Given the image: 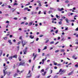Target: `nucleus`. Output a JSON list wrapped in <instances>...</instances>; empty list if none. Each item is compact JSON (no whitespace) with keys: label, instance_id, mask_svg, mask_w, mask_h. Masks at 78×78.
Returning <instances> with one entry per match:
<instances>
[{"label":"nucleus","instance_id":"nucleus-28","mask_svg":"<svg viewBox=\"0 0 78 78\" xmlns=\"http://www.w3.org/2000/svg\"><path fill=\"white\" fill-rule=\"evenodd\" d=\"M59 50H57L55 51V53H58V52H59Z\"/></svg>","mask_w":78,"mask_h":78},{"label":"nucleus","instance_id":"nucleus-51","mask_svg":"<svg viewBox=\"0 0 78 78\" xmlns=\"http://www.w3.org/2000/svg\"><path fill=\"white\" fill-rule=\"evenodd\" d=\"M5 61H8V58H5Z\"/></svg>","mask_w":78,"mask_h":78},{"label":"nucleus","instance_id":"nucleus-59","mask_svg":"<svg viewBox=\"0 0 78 78\" xmlns=\"http://www.w3.org/2000/svg\"><path fill=\"white\" fill-rule=\"evenodd\" d=\"M43 36H44V35H40V37H42Z\"/></svg>","mask_w":78,"mask_h":78},{"label":"nucleus","instance_id":"nucleus-40","mask_svg":"<svg viewBox=\"0 0 78 78\" xmlns=\"http://www.w3.org/2000/svg\"><path fill=\"white\" fill-rule=\"evenodd\" d=\"M23 72V71H20L19 72V74H20V73H22Z\"/></svg>","mask_w":78,"mask_h":78},{"label":"nucleus","instance_id":"nucleus-16","mask_svg":"<svg viewBox=\"0 0 78 78\" xmlns=\"http://www.w3.org/2000/svg\"><path fill=\"white\" fill-rule=\"evenodd\" d=\"M46 73H47V72H45L44 73V74L42 73V75L43 76H45V74H46Z\"/></svg>","mask_w":78,"mask_h":78},{"label":"nucleus","instance_id":"nucleus-45","mask_svg":"<svg viewBox=\"0 0 78 78\" xmlns=\"http://www.w3.org/2000/svg\"><path fill=\"white\" fill-rule=\"evenodd\" d=\"M50 72H51L50 74H51V73H52V72H53V70H50Z\"/></svg>","mask_w":78,"mask_h":78},{"label":"nucleus","instance_id":"nucleus-24","mask_svg":"<svg viewBox=\"0 0 78 78\" xmlns=\"http://www.w3.org/2000/svg\"><path fill=\"white\" fill-rule=\"evenodd\" d=\"M47 47L46 46H45L44 48L43 49V50H46L47 49Z\"/></svg>","mask_w":78,"mask_h":78},{"label":"nucleus","instance_id":"nucleus-63","mask_svg":"<svg viewBox=\"0 0 78 78\" xmlns=\"http://www.w3.org/2000/svg\"><path fill=\"white\" fill-rule=\"evenodd\" d=\"M48 69H49L48 67L47 68L45 69V70H48Z\"/></svg>","mask_w":78,"mask_h":78},{"label":"nucleus","instance_id":"nucleus-37","mask_svg":"<svg viewBox=\"0 0 78 78\" xmlns=\"http://www.w3.org/2000/svg\"><path fill=\"white\" fill-rule=\"evenodd\" d=\"M75 67L76 68L78 67V65H75Z\"/></svg>","mask_w":78,"mask_h":78},{"label":"nucleus","instance_id":"nucleus-20","mask_svg":"<svg viewBox=\"0 0 78 78\" xmlns=\"http://www.w3.org/2000/svg\"><path fill=\"white\" fill-rule=\"evenodd\" d=\"M18 59H19V61H21V57H20V56H19V57Z\"/></svg>","mask_w":78,"mask_h":78},{"label":"nucleus","instance_id":"nucleus-32","mask_svg":"<svg viewBox=\"0 0 78 78\" xmlns=\"http://www.w3.org/2000/svg\"><path fill=\"white\" fill-rule=\"evenodd\" d=\"M48 41H49V40H48L46 41L45 42V43L46 44H47V43H48Z\"/></svg>","mask_w":78,"mask_h":78},{"label":"nucleus","instance_id":"nucleus-50","mask_svg":"<svg viewBox=\"0 0 78 78\" xmlns=\"http://www.w3.org/2000/svg\"><path fill=\"white\" fill-rule=\"evenodd\" d=\"M30 5V3L28 2V4H27L26 5V6H27V5Z\"/></svg>","mask_w":78,"mask_h":78},{"label":"nucleus","instance_id":"nucleus-46","mask_svg":"<svg viewBox=\"0 0 78 78\" xmlns=\"http://www.w3.org/2000/svg\"><path fill=\"white\" fill-rule=\"evenodd\" d=\"M24 23H25V22H23L21 23V24H24Z\"/></svg>","mask_w":78,"mask_h":78},{"label":"nucleus","instance_id":"nucleus-48","mask_svg":"<svg viewBox=\"0 0 78 78\" xmlns=\"http://www.w3.org/2000/svg\"><path fill=\"white\" fill-rule=\"evenodd\" d=\"M17 74H15L14 75V77H16V76H17Z\"/></svg>","mask_w":78,"mask_h":78},{"label":"nucleus","instance_id":"nucleus-38","mask_svg":"<svg viewBox=\"0 0 78 78\" xmlns=\"http://www.w3.org/2000/svg\"><path fill=\"white\" fill-rule=\"evenodd\" d=\"M44 14H46V10L44 11Z\"/></svg>","mask_w":78,"mask_h":78},{"label":"nucleus","instance_id":"nucleus-5","mask_svg":"<svg viewBox=\"0 0 78 78\" xmlns=\"http://www.w3.org/2000/svg\"><path fill=\"white\" fill-rule=\"evenodd\" d=\"M19 66H25V62H20L19 64Z\"/></svg>","mask_w":78,"mask_h":78},{"label":"nucleus","instance_id":"nucleus-3","mask_svg":"<svg viewBox=\"0 0 78 78\" xmlns=\"http://www.w3.org/2000/svg\"><path fill=\"white\" fill-rule=\"evenodd\" d=\"M30 72H31V71L30 70H29L28 74H27V76L26 77L27 78H30L31 76V74H30Z\"/></svg>","mask_w":78,"mask_h":78},{"label":"nucleus","instance_id":"nucleus-27","mask_svg":"<svg viewBox=\"0 0 78 78\" xmlns=\"http://www.w3.org/2000/svg\"><path fill=\"white\" fill-rule=\"evenodd\" d=\"M15 5H18V4L17 3H15L13 4V6Z\"/></svg>","mask_w":78,"mask_h":78},{"label":"nucleus","instance_id":"nucleus-36","mask_svg":"<svg viewBox=\"0 0 78 78\" xmlns=\"http://www.w3.org/2000/svg\"><path fill=\"white\" fill-rule=\"evenodd\" d=\"M58 30H56L55 31V33H58Z\"/></svg>","mask_w":78,"mask_h":78},{"label":"nucleus","instance_id":"nucleus-39","mask_svg":"<svg viewBox=\"0 0 78 78\" xmlns=\"http://www.w3.org/2000/svg\"><path fill=\"white\" fill-rule=\"evenodd\" d=\"M51 75H50V76H48L47 78H50V77H51Z\"/></svg>","mask_w":78,"mask_h":78},{"label":"nucleus","instance_id":"nucleus-4","mask_svg":"<svg viewBox=\"0 0 78 78\" xmlns=\"http://www.w3.org/2000/svg\"><path fill=\"white\" fill-rule=\"evenodd\" d=\"M57 9L58 11H63L64 9V8H62L61 9L59 8H58Z\"/></svg>","mask_w":78,"mask_h":78},{"label":"nucleus","instance_id":"nucleus-57","mask_svg":"<svg viewBox=\"0 0 78 78\" xmlns=\"http://www.w3.org/2000/svg\"><path fill=\"white\" fill-rule=\"evenodd\" d=\"M75 31H78V27L76 29H75Z\"/></svg>","mask_w":78,"mask_h":78},{"label":"nucleus","instance_id":"nucleus-2","mask_svg":"<svg viewBox=\"0 0 78 78\" xmlns=\"http://www.w3.org/2000/svg\"><path fill=\"white\" fill-rule=\"evenodd\" d=\"M21 42H22L21 43L22 44V45L23 47H24V46L26 44H27V42L26 41H23V40H22Z\"/></svg>","mask_w":78,"mask_h":78},{"label":"nucleus","instance_id":"nucleus-61","mask_svg":"<svg viewBox=\"0 0 78 78\" xmlns=\"http://www.w3.org/2000/svg\"><path fill=\"white\" fill-rule=\"evenodd\" d=\"M28 23H27V22L25 23V25H28Z\"/></svg>","mask_w":78,"mask_h":78},{"label":"nucleus","instance_id":"nucleus-26","mask_svg":"<svg viewBox=\"0 0 78 78\" xmlns=\"http://www.w3.org/2000/svg\"><path fill=\"white\" fill-rule=\"evenodd\" d=\"M54 65H57H57H58V63H57V62H54Z\"/></svg>","mask_w":78,"mask_h":78},{"label":"nucleus","instance_id":"nucleus-9","mask_svg":"<svg viewBox=\"0 0 78 78\" xmlns=\"http://www.w3.org/2000/svg\"><path fill=\"white\" fill-rule=\"evenodd\" d=\"M8 42L9 43L10 45H11L12 43L11 42V40H9L8 41Z\"/></svg>","mask_w":78,"mask_h":78},{"label":"nucleus","instance_id":"nucleus-64","mask_svg":"<svg viewBox=\"0 0 78 78\" xmlns=\"http://www.w3.org/2000/svg\"><path fill=\"white\" fill-rule=\"evenodd\" d=\"M39 78V76H37L36 77V78Z\"/></svg>","mask_w":78,"mask_h":78},{"label":"nucleus","instance_id":"nucleus-10","mask_svg":"<svg viewBox=\"0 0 78 78\" xmlns=\"http://www.w3.org/2000/svg\"><path fill=\"white\" fill-rule=\"evenodd\" d=\"M30 38H31V39H33L34 38V36H32V35H30Z\"/></svg>","mask_w":78,"mask_h":78},{"label":"nucleus","instance_id":"nucleus-58","mask_svg":"<svg viewBox=\"0 0 78 78\" xmlns=\"http://www.w3.org/2000/svg\"><path fill=\"white\" fill-rule=\"evenodd\" d=\"M10 37L11 38L12 37V35H10Z\"/></svg>","mask_w":78,"mask_h":78},{"label":"nucleus","instance_id":"nucleus-22","mask_svg":"<svg viewBox=\"0 0 78 78\" xmlns=\"http://www.w3.org/2000/svg\"><path fill=\"white\" fill-rule=\"evenodd\" d=\"M28 7H26L24 9V10L25 11L26 10H27V9L28 10Z\"/></svg>","mask_w":78,"mask_h":78},{"label":"nucleus","instance_id":"nucleus-41","mask_svg":"<svg viewBox=\"0 0 78 78\" xmlns=\"http://www.w3.org/2000/svg\"><path fill=\"white\" fill-rule=\"evenodd\" d=\"M31 59H30L29 60V62L30 63H31Z\"/></svg>","mask_w":78,"mask_h":78},{"label":"nucleus","instance_id":"nucleus-54","mask_svg":"<svg viewBox=\"0 0 78 78\" xmlns=\"http://www.w3.org/2000/svg\"><path fill=\"white\" fill-rule=\"evenodd\" d=\"M69 1H67L65 2L66 3H69Z\"/></svg>","mask_w":78,"mask_h":78},{"label":"nucleus","instance_id":"nucleus-7","mask_svg":"<svg viewBox=\"0 0 78 78\" xmlns=\"http://www.w3.org/2000/svg\"><path fill=\"white\" fill-rule=\"evenodd\" d=\"M67 23H69V20L68 18H66L65 19Z\"/></svg>","mask_w":78,"mask_h":78},{"label":"nucleus","instance_id":"nucleus-62","mask_svg":"<svg viewBox=\"0 0 78 78\" xmlns=\"http://www.w3.org/2000/svg\"><path fill=\"white\" fill-rule=\"evenodd\" d=\"M27 11H31V9H27Z\"/></svg>","mask_w":78,"mask_h":78},{"label":"nucleus","instance_id":"nucleus-44","mask_svg":"<svg viewBox=\"0 0 78 78\" xmlns=\"http://www.w3.org/2000/svg\"><path fill=\"white\" fill-rule=\"evenodd\" d=\"M34 14V12L32 11L31 12V15H33V14Z\"/></svg>","mask_w":78,"mask_h":78},{"label":"nucleus","instance_id":"nucleus-52","mask_svg":"<svg viewBox=\"0 0 78 78\" xmlns=\"http://www.w3.org/2000/svg\"><path fill=\"white\" fill-rule=\"evenodd\" d=\"M17 48L18 50H19V47L18 46H17Z\"/></svg>","mask_w":78,"mask_h":78},{"label":"nucleus","instance_id":"nucleus-15","mask_svg":"<svg viewBox=\"0 0 78 78\" xmlns=\"http://www.w3.org/2000/svg\"><path fill=\"white\" fill-rule=\"evenodd\" d=\"M73 72H72L71 73H69V74H68V75L69 76L70 75H72V73H73Z\"/></svg>","mask_w":78,"mask_h":78},{"label":"nucleus","instance_id":"nucleus-53","mask_svg":"<svg viewBox=\"0 0 78 78\" xmlns=\"http://www.w3.org/2000/svg\"><path fill=\"white\" fill-rule=\"evenodd\" d=\"M38 40H39V38H37L36 39V41H38Z\"/></svg>","mask_w":78,"mask_h":78},{"label":"nucleus","instance_id":"nucleus-23","mask_svg":"<svg viewBox=\"0 0 78 78\" xmlns=\"http://www.w3.org/2000/svg\"><path fill=\"white\" fill-rule=\"evenodd\" d=\"M12 57H9V59L10 60L12 59Z\"/></svg>","mask_w":78,"mask_h":78},{"label":"nucleus","instance_id":"nucleus-43","mask_svg":"<svg viewBox=\"0 0 78 78\" xmlns=\"http://www.w3.org/2000/svg\"><path fill=\"white\" fill-rule=\"evenodd\" d=\"M13 19H14V20H17V18H16V17L14 18Z\"/></svg>","mask_w":78,"mask_h":78},{"label":"nucleus","instance_id":"nucleus-34","mask_svg":"<svg viewBox=\"0 0 78 78\" xmlns=\"http://www.w3.org/2000/svg\"><path fill=\"white\" fill-rule=\"evenodd\" d=\"M58 78V76L56 75V76H54V77L53 78Z\"/></svg>","mask_w":78,"mask_h":78},{"label":"nucleus","instance_id":"nucleus-6","mask_svg":"<svg viewBox=\"0 0 78 78\" xmlns=\"http://www.w3.org/2000/svg\"><path fill=\"white\" fill-rule=\"evenodd\" d=\"M3 73L4 74V76H5L6 74H7V71H5V70H4L3 71Z\"/></svg>","mask_w":78,"mask_h":78},{"label":"nucleus","instance_id":"nucleus-1","mask_svg":"<svg viewBox=\"0 0 78 78\" xmlns=\"http://www.w3.org/2000/svg\"><path fill=\"white\" fill-rule=\"evenodd\" d=\"M66 70H62V69H60L59 71V73H60V75H62L66 72Z\"/></svg>","mask_w":78,"mask_h":78},{"label":"nucleus","instance_id":"nucleus-42","mask_svg":"<svg viewBox=\"0 0 78 78\" xmlns=\"http://www.w3.org/2000/svg\"><path fill=\"white\" fill-rule=\"evenodd\" d=\"M7 66H5V70H6V69H7Z\"/></svg>","mask_w":78,"mask_h":78},{"label":"nucleus","instance_id":"nucleus-30","mask_svg":"<svg viewBox=\"0 0 78 78\" xmlns=\"http://www.w3.org/2000/svg\"><path fill=\"white\" fill-rule=\"evenodd\" d=\"M38 53H40V52H41V49H38Z\"/></svg>","mask_w":78,"mask_h":78},{"label":"nucleus","instance_id":"nucleus-49","mask_svg":"<svg viewBox=\"0 0 78 78\" xmlns=\"http://www.w3.org/2000/svg\"><path fill=\"white\" fill-rule=\"evenodd\" d=\"M23 19H24V20H27V17H24Z\"/></svg>","mask_w":78,"mask_h":78},{"label":"nucleus","instance_id":"nucleus-55","mask_svg":"<svg viewBox=\"0 0 78 78\" xmlns=\"http://www.w3.org/2000/svg\"><path fill=\"white\" fill-rule=\"evenodd\" d=\"M46 56H50V54H47Z\"/></svg>","mask_w":78,"mask_h":78},{"label":"nucleus","instance_id":"nucleus-35","mask_svg":"<svg viewBox=\"0 0 78 78\" xmlns=\"http://www.w3.org/2000/svg\"><path fill=\"white\" fill-rule=\"evenodd\" d=\"M51 12H52V11L51 10L49 11V14H51Z\"/></svg>","mask_w":78,"mask_h":78},{"label":"nucleus","instance_id":"nucleus-11","mask_svg":"<svg viewBox=\"0 0 78 78\" xmlns=\"http://www.w3.org/2000/svg\"><path fill=\"white\" fill-rule=\"evenodd\" d=\"M47 60V57H46L45 59H43L42 60V62H44L45 61H46Z\"/></svg>","mask_w":78,"mask_h":78},{"label":"nucleus","instance_id":"nucleus-25","mask_svg":"<svg viewBox=\"0 0 78 78\" xmlns=\"http://www.w3.org/2000/svg\"><path fill=\"white\" fill-rule=\"evenodd\" d=\"M20 39L21 40V41H22V40H23V39H22V37L21 36L20 37Z\"/></svg>","mask_w":78,"mask_h":78},{"label":"nucleus","instance_id":"nucleus-8","mask_svg":"<svg viewBox=\"0 0 78 78\" xmlns=\"http://www.w3.org/2000/svg\"><path fill=\"white\" fill-rule=\"evenodd\" d=\"M12 58H17V55H14L12 56Z\"/></svg>","mask_w":78,"mask_h":78},{"label":"nucleus","instance_id":"nucleus-29","mask_svg":"<svg viewBox=\"0 0 78 78\" xmlns=\"http://www.w3.org/2000/svg\"><path fill=\"white\" fill-rule=\"evenodd\" d=\"M21 44V41H20L18 42L17 43V45H19V44Z\"/></svg>","mask_w":78,"mask_h":78},{"label":"nucleus","instance_id":"nucleus-13","mask_svg":"<svg viewBox=\"0 0 78 78\" xmlns=\"http://www.w3.org/2000/svg\"><path fill=\"white\" fill-rule=\"evenodd\" d=\"M3 53V51H2L1 50L0 51V56H2V53Z\"/></svg>","mask_w":78,"mask_h":78},{"label":"nucleus","instance_id":"nucleus-31","mask_svg":"<svg viewBox=\"0 0 78 78\" xmlns=\"http://www.w3.org/2000/svg\"><path fill=\"white\" fill-rule=\"evenodd\" d=\"M50 44H54V41H52L50 43Z\"/></svg>","mask_w":78,"mask_h":78},{"label":"nucleus","instance_id":"nucleus-12","mask_svg":"<svg viewBox=\"0 0 78 78\" xmlns=\"http://www.w3.org/2000/svg\"><path fill=\"white\" fill-rule=\"evenodd\" d=\"M33 24V22L30 23L28 24V26H31Z\"/></svg>","mask_w":78,"mask_h":78},{"label":"nucleus","instance_id":"nucleus-56","mask_svg":"<svg viewBox=\"0 0 78 78\" xmlns=\"http://www.w3.org/2000/svg\"><path fill=\"white\" fill-rule=\"evenodd\" d=\"M62 19H65L66 18V17L65 16H63L62 17Z\"/></svg>","mask_w":78,"mask_h":78},{"label":"nucleus","instance_id":"nucleus-14","mask_svg":"<svg viewBox=\"0 0 78 78\" xmlns=\"http://www.w3.org/2000/svg\"><path fill=\"white\" fill-rule=\"evenodd\" d=\"M27 50H25L23 51V52H24V54H26V52H27Z\"/></svg>","mask_w":78,"mask_h":78},{"label":"nucleus","instance_id":"nucleus-21","mask_svg":"<svg viewBox=\"0 0 78 78\" xmlns=\"http://www.w3.org/2000/svg\"><path fill=\"white\" fill-rule=\"evenodd\" d=\"M62 22L60 21L58 23L59 24V25H62Z\"/></svg>","mask_w":78,"mask_h":78},{"label":"nucleus","instance_id":"nucleus-18","mask_svg":"<svg viewBox=\"0 0 78 78\" xmlns=\"http://www.w3.org/2000/svg\"><path fill=\"white\" fill-rule=\"evenodd\" d=\"M57 66H59V67H60V66H62V64H57Z\"/></svg>","mask_w":78,"mask_h":78},{"label":"nucleus","instance_id":"nucleus-33","mask_svg":"<svg viewBox=\"0 0 78 78\" xmlns=\"http://www.w3.org/2000/svg\"><path fill=\"white\" fill-rule=\"evenodd\" d=\"M7 38L8 37H4L3 39H4L5 40H6Z\"/></svg>","mask_w":78,"mask_h":78},{"label":"nucleus","instance_id":"nucleus-60","mask_svg":"<svg viewBox=\"0 0 78 78\" xmlns=\"http://www.w3.org/2000/svg\"><path fill=\"white\" fill-rule=\"evenodd\" d=\"M41 72H44V69H42L41 70Z\"/></svg>","mask_w":78,"mask_h":78},{"label":"nucleus","instance_id":"nucleus-17","mask_svg":"<svg viewBox=\"0 0 78 78\" xmlns=\"http://www.w3.org/2000/svg\"><path fill=\"white\" fill-rule=\"evenodd\" d=\"M56 17L57 18H58V19H59V18H60V16H58V15H56Z\"/></svg>","mask_w":78,"mask_h":78},{"label":"nucleus","instance_id":"nucleus-19","mask_svg":"<svg viewBox=\"0 0 78 78\" xmlns=\"http://www.w3.org/2000/svg\"><path fill=\"white\" fill-rule=\"evenodd\" d=\"M61 52H64V51H65V50L64 49H62L60 50Z\"/></svg>","mask_w":78,"mask_h":78},{"label":"nucleus","instance_id":"nucleus-47","mask_svg":"<svg viewBox=\"0 0 78 78\" xmlns=\"http://www.w3.org/2000/svg\"><path fill=\"white\" fill-rule=\"evenodd\" d=\"M39 6H42V5H41V3H40L39 4Z\"/></svg>","mask_w":78,"mask_h":78}]
</instances>
